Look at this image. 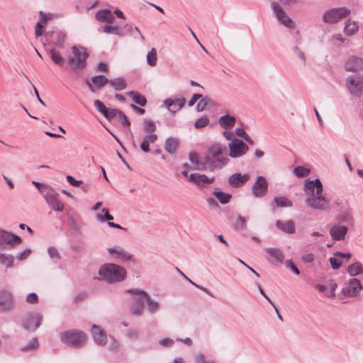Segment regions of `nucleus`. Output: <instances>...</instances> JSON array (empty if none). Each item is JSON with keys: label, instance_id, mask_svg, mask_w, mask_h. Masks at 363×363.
<instances>
[{"label": "nucleus", "instance_id": "obj_32", "mask_svg": "<svg viewBox=\"0 0 363 363\" xmlns=\"http://www.w3.org/2000/svg\"><path fill=\"white\" fill-rule=\"evenodd\" d=\"M179 141L175 138H168L166 139L164 143V150L169 154H173L176 152Z\"/></svg>", "mask_w": 363, "mask_h": 363}, {"label": "nucleus", "instance_id": "obj_11", "mask_svg": "<svg viewBox=\"0 0 363 363\" xmlns=\"http://www.w3.org/2000/svg\"><path fill=\"white\" fill-rule=\"evenodd\" d=\"M16 306L15 299L12 293L7 290L0 291V312L12 311Z\"/></svg>", "mask_w": 363, "mask_h": 363}, {"label": "nucleus", "instance_id": "obj_39", "mask_svg": "<svg viewBox=\"0 0 363 363\" xmlns=\"http://www.w3.org/2000/svg\"><path fill=\"white\" fill-rule=\"evenodd\" d=\"M358 30V26L355 21H347L344 32L346 35H352L354 34Z\"/></svg>", "mask_w": 363, "mask_h": 363}, {"label": "nucleus", "instance_id": "obj_63", "mask_svg": "<svg viewBox=\"0 0 363 363\" xmlns=\"http://www.w3.org/2000/svg\"><path fill=\"white\" fill-rule=\"evenodd\" d=\"M30 253H31V250L30 249H26L22 252L19 253L17 255L16 258L18 260L26 259L30 255Z\"/></svg>", "mask_w": 363, "mask_h": 363}, {"label": "nucleus", "instance_id": "obj_54", "mask_svg": "<svg viewBox=\"0 0 363 363\" xmlns=\"http://www.w3.org/2000/svg\"><path fill=\"white\" fill-rule=\"evenodd\" d=\"M195 363H214L213 360H206L204 355L201 353L196 354L194 357Z\"/></svg>", "mask_w": 363, "mask_h": 363}, {"label": "nucleus", "instance_id": "obj_56", "mask_svg": "<svg viewBox=\"0 0 363 363\" xmlns=\"http://www.w3.org/2000/svg\"><path fill=\"white\" fill-rule=\"evenodd\" d=\"M28 303H36L38 301V296L35 293L28 294L26 298Z\"/></svg>", "mask_w": 363, "mask_h": 363}, {"label": "nucleus", "instance_id": "obj_27", "mask_svg": "<svg viewBox=\"0 0 363 363\" xmlns=\"http://www.w3.org/2000/svg\"><path fill=\"white\" fill-rule=\"evenodd\" d=\"M96 19L99 22H105L106 23H113L115 17L109 9H100L95 13Z\"/></svg>", "mask_w": 363, "mask_h": 363}, {"label": "nucleus", "instance_id": "obj_26", "mask_svg": "<svg viewBox=\"0 0 363 363\" xmlns=\"http://www.w3.org/2000/svg\"><path fill=\"white\" fill-rule=\"evenodd\" d=\"M275 225L279 230L286 234H294L296 231L295 224L292 220L285 221L277 220Z\"/></svg>", "mask_w": 363, "mask_h": 363}, {"label": "nucleus", "instance_id": "obj_7", "mask_svg": "<svg viewBox=\"0 0 363 363\" xmlns=\"http://www.w3.org/2000/svg\"><path fill=\"white\" fill-rule=\"evenodd\" d=\"M128 292L135 295L130 305V313L135 315H141L144 311L145 296H147V293L144 291L138 289L128 290Z\"/></svg>", "mask_w": 363, "mask_h": 363}, {"label": "nucleus", "instance_id": "obj_22", "mask_svg": "<svg viewBox=\"0 0 363 363\" xmlns=\"http://www.w3.org/2000/svg\"><path fill=\"white\" fill-rule=\"evenodd\" d=\"M215 178H208L205 174H199L193 173L189 174V181L194 182L199 186H203L205 184H212L214 182Z\"/></svg>", "mask_w": 363, "mask_h": 363}, {"label": "nucleus", "instance_id": "obj_24", "mask_svg": "<svg viewBox=\"0 0 363 363\" xmlns=\"http://www.w3.org/2000/svg\"><path fill=\"white\" fill-rule=\"evenodd\" d=\"M108 251L111 255H116V259L121 262L132 259V255L119 246L108 248Z\"/></svg>", "mask_w": 363, "mask_h": 363}, {"label": "nucleus", "instance_id": "obj_1", "mask_svg": "<svg viewBox=\"0 0 363 363\" xmlns=\"http://www.w3.org/2000/svg\"><path fill=\"white\" fill-rule=\"evenodd\" d=\"M303 191L307 196L305 203L308 207L319 211L330 209V200L323 195V186L319 179L306 180Z\"/></svg>", "mask_w": 363, "mask_h": 363}, {"label": "nucleus", "instance_id": "obj_47", "mask_svg": "<svg viewBox=\"0 0 363 363\" xmlns=\"http://www.w3.org/2000/svg\"><path fill=\"white\" fill-rule=\"evenodd\" d=\"M66 35L62 32H57L56 34L55 42L53 43V45L60 48H64V43L65 40Z\"/></svg>", "mask_w": 363, "mask_h": 363}, {"label": "nucleus", "instance_id": "obj_17", "mask_svg": "<svg viewBox=\"0 0 363 363\" xmlns=\"http://www.w3.org/2000/svg\"><path fill=\"white\" fill-rule=\"evenodd\" d=\"M108 83L109 79L102 74L94 76L90 80L86 82L87 86L92 93H95Z\"/></svg>", "mask_w": 363, "mask_h": 363}, {"label": "nucleus", "instance_id": "obj_53", "mask_svg": "<svg viewBox=\"0 0 363 363\" xmlns=\"http://www.w3.org/2000/svg\"><path fill=\"white\" fill-rule=\"evenodd\" d=\"M246 227V221L244 217L238 216L237 221L235 223V228L237 229H243Z\"/></svg>", "mask_w": 363, "mask_h": 363}, {"label": "nucleus", "instance_id": "obj_44", "mask_svg": "<svg viewBox=\"0 0 363 363\" xmlns=\"http://www.w3.org/2000/svg\"><path fill=\"white\" fill-rule=\"evenodd\" d=\"M144 124H145L144 130L145 133H147L148 134H155L154 133L155 132V130L157 129V126L154 121H152L151 120L145 119V120H144Z\"/></svg>", "mask_w": 363, "mask_h": 363}, {"label": "nucleus", "instance_id": "obj_33", "mask_svg": "<svg viewBox=\"0 0 363 363\" xmlns=\"http://www.w3.org/2000/svg\"><path fill=\"white\" fill-rule=\"evenodd\" d=\"M52 61L57 65L62 67L65 64V59L63 57L60 51L55 48H51L49 50Z\"/></svg>", "mask_w": 363, "mask_h": 363}, {"label": "nucleus", "instance_id": "obj_37", "mask_svg": "<svg viewBox=\"0 0 363 363\" xmlns=\"http://www.w3.org/2000/svg\"><path fill=\"white\" fill-rule=\"evenodd\" d=\"M145 302L147 305V310L150 313H156L160 308V303L150 298L149 295L147 294L145 296Z\"/></svg>", "mask_w": 363, "mask_h": 363}, {"label": "nucleus", "instance_id": "obj_25", "mask_svg": "<svg viewBox=\"0 0 363 363\" xmlns=\"http://www.w3.org/2000/svg\"><path fill=\"white\" fill-rule=\"evenodd\" d=\"M91 334L94 342L100 345H104L106 342V335L105 332L99 327L94 325L91 328Z\"/></svg>", "mask_w": 363, "mask_h": 363}, {"label": "nucleus", "instance_id": "obj_6", "mask_svg": "<svg viewBox=\"0 0 363 363\" xmlns=\"http://www.w3.org/2000/svg\"><path fill=\"white\" fill-rule=\"evenodd\" d=\"M346 86L350 94L357 98L363 95V74H355L347 77Z\"/></svg>", "mask_w": 363, "mask_h": 363}, {"label": "nucleus", "instance_id": "obj_16", "mask_svg": "<svg viewBox=\"0 0 363 363\" xmlns=\"http://www.w3.org/2000/svg\"><path fill=\"white\" fill-rule=\"evenodd\" d=\"M21 238L7 230L0 229V248L6 245L13 247L20 244Z\"/></svg>", "mask_w": 363, "mask_h": 363}, {"label": "nucleus", "instance_id": "obj_9", "mask_svg": "<svg viewBox=\"0 0 363 363\" xmlns=\"http://www.w3.org/2000/svg\"><path fill=\"white\" fill-rule=\"evenodd\" d=\"M350 13V10L346 7L334 8L324 13L323 20L326 23H335Z\"/></svg>", "mask_w": 363, "mask_h": 363}, {"label": "nucleus", "instance_id": "obj_4", "mask_svg": "<svg viewBox=\"0 0 363 363\" xmlns=\"http://www.w3.org/2000/svg\"><path fill=\"white\" fill-rule=\"evenodd\" d=\"M60 340L65 345L74 348L84 346L87 340V335L82 331L71 330L60 333Z\"/></svg>", "mask_w": 363, "mask_h": 363}, {"label": "nucleus", "instance_id": "obj_40", "mask_svg": "<svg viewBox=\"0 0 363 363\" xmlns=\"http://www.w3.org/2000/svg\"><path fill=\"white\" fill-rule=\"evenodd\" d=\"M274 201L277 207H291L292 202L285 196L274 197Z\"/></svg>", "mask_w": 363, "mask_h": 363}, {"label": "nucleus", "instance_id": "obj_57", "mask_svg": "<svg viewBox=\"0 0 363 363\" xmlns=\"http://www.w3.org/2000/svg\"><path fill=\"white\" fill-rule=\"evenodd\" d=\"M330 263L333 269H339L342 265V262L335 257L330 258Z\"/></svg>", "mask_w": 363, "mask_h": 363}, {"label": "nucleus", "instance_id": "obj_45", "mask_svg": "<svg viewBox=\"0 0 363 363\" xmlns=\"http://www.w3.org/2000/svg\"><path fill=\"white\" fill-rule=\"evenodd\" d=\"M294 173L297 177L302 178L309 174L310 169L305 168L302 166H298L294 169Z\"/></svg>", "mask_w": 363, "mask_h": 363}, {"label": "nucleus", "instance_id": "obj_62", "mask_svg": "<svg viewBox=\"0 0 363 363\" xmlns=\"http://www.w3.org/2000/svg\"><path fill=\"white\" fill-rule=\"evenodd\" d=\"M67 180L71 185L74 186H79L83 183L82 180H76L71 175L67 176Z\"/></svg>", "mask_w": 363, "mask_h": 363}, {"label": "nucleus", "instance_id": "obj_61", "mask_svg": "<svg viewBox=\"0 0 363 363\" xmlns=\"http://www.w3.org/2000/svg\"><path fill=\"white\" fill-rule=\"evenodd\" d=\"M159 343L163 347H172L174 345V340L169 337H165L159 341Z\"/></svg>", "mask_w": 363, "mask_h": 363}, {"label": "nucleus", "instance_id": "obj_18", "mask_svg": "<svg viewBox=\"0 0 363 363\" xmlns=\"http://www.w3.org/2000/svg\"><path fill=\"white\" fill-rule=\"evenodd\" d=\"M345 69L347 72L363 70V59L355 55L350 56L345 63Z\"/></svg>", "mask_w": 363, "mask_h": 363}, {"label": "nucleus", "instance_id": "obj_46", "mask_svg": "<svg viewBox=\"0 0 363 363\" xmlns=\"http://www.w3.org/2000/svg\"><path fill=\"white\" fill-rule=\"evenodd\" d=\"M210 123V120L207 116H203L194 122V127L196 128H202L207 126Z\"/></svg>", "mask_w": 363, "mask_h": 363}, {"label": "nucleus", "instance_id": "obj_35", "mask_svg": "<svg viewBox=\"0 0 363 363\" xmlns=\"http://www.w3.org/2000/svg\"><path fill=\"white\" fill-rule=\"evenodd\" d=\"M127 95L132 98V99L135 104L141 106H145L147 104V100L145 97L143 95L139 94L138 92L130 91L127 93Z\"/></svg>", "mask_w": 363, "mask_h": 363}, {"label": "nucleus", "instance_id": "obj_60", "mask_svg": "<svg viewBox=\"0 0 363 363\" xmlns=\"http://www.w3.org/2000/svg\"><path fill=\"white\" fill-rule=\"evenodd\" d=\"M40 21L42 23H46L48 20L51 19L52 13L46 14L43 13L42 11L39 12Z\"/></svg>", "mask_w": 363, "mask_h": 363}, {"label": "nucleus", "instance_id": "obj_48", "mask_svg": "<svg viewBox=\"0 0 363 363\" xmlns=\"http://www.w3.org/2000/svg\"><path fill=\"white\" fill-rule=\"evenodd\" d=\"M102 212L104 215L98 214L96 218L100 221L108 220L111 222L113 219V217L109 213L108 210L106 208H102Z\"/></svg>", "mask_w": 363, "mask_h": 363}, {"label": "nucleus", "instance_id": "obj_10", "mask_svg": "<svg viewBox=\"0 0 363 363\" xmlns=\"http://www.w3.org/2000/svg\"><path fill=\"white\" fill-rule=\"evenodd\" d=\"M42 314L39 313H30L27 314L22 321L23 328L28 331H35L41 324Z\"/></svg>", "mask_w": 363, "mask_h": 363}, {"label": "nucleus", "instance_id": "obj_14", "mask_svg": "<svg viewBox=\"0 0 363 363\" xmlns=\"http://www.w3.org/2000/svg\"><path fill=\"white\" fill-rule=\"evenodd\" d=\"M363 286L360 281L356 278L351 279L346 283L342 289V293L347 296L355 297Z\"/></svg>", "mask_w": 363, "mask_h": 363}, {"label": "nucleus", "instance_id": "obj_49", "mask_svg": "<svg viewBox=\"0 0 363 363\" xmlns=\"http://www.w3.org/2000/svg\"><path fill=\"white\" fill-rule=\"evenodd\" d=\"M95 108L101 113L104 116H106L108 108L105 106L103 102L100 100H95L94 102Z\"/></svg>", "mask_w": 363, "mask_h": 363}, {"label": "nucleus", "instance_id": "obj_20", "mask_svg": "<svg viewBox=\"0 0 363 363\" xmlns=\"http://www.w3.org/2000/svg\"><path fill=\"white\" fill-rule=\"evenodd\" d=\"M348 228L347 226L341 225H333L330 230V235L334 240H344L347 233Z\"/></svg>", "mask_w": 363, "mask_h": 363}, {"label": "nucleus", "instance_id": "obj_3", "mask_svg": "<svg viewBox=\"0 0 363 363\" xmlns=\"http://www.w3.org/2000/svg\"><path fill=\"white\" fill-rule=\"evenodd\" d=\"M99 274L101 280L108 284H113L123 281L126 277V270L124 267L112 263L103 264L99 270Z\"/></svg>", "mask_w": 363, "mask_h": 363}, {"label": "nucleus", "instance_id": "obj_51", "mask_svg": "<svg viewBox=\"0 0 363 363\" xmlns=\"http://www.w3.org/2000/svg\"><path fill=\"white\" fill-rule=\"evenodd\" d=\"M199 101L198 102L196 105V110L197 111H203L205 108L207 106V102L209 101V97L208 96H203L202 95V98H200Z\"/></svg>", "mask_w": 363, "mask_h": 363}, {"label": "nucleus", "instance_id": "obj_23", "mask_svg": "<svg viewBox=\"0 0 363 363\" xmlns=\"http://www.w3.org/2000/svg\"><path fill=\"white\" fill-rule=\"evenodd\" d=\"M189 159L191 164L194 165V169L196 170L204 171L207 170L204 157L201 158L199 155L196 152H191L189 155Z\"/></svg>", "mask_w": 363, "mask_h": 363}, {"label": "nucleus", "instance_id": "obj_58", "mask_svg": "<svg viewBox=\"0 0 363 363\" xmlns=\"http://www.w3.org/2000/svg\"><path fill=\"white\" fill-rule=\"evenodd\" d=\"M286 267L289 268L294 273H295L296 275L300 274V271L296 267L294 263L292 262L291 259L286 260Z\"/></svg>", "mask_w": 363, "mask_h": 363}, {"label": "nucleus", "instance_id": "obj_36", "mask_svg": "<svg viewBox=\"0 0 363 363\" xmlns=\"http://www.w3.org/2000/svg\"><path fill=\"white\" fill-rule=\"evenodd\" d=\"M269 255L273 257L277 262L282 263L284 259V254L278 248L269 247L267 249Z\"/></svg>", "mask_w": 363, "mask_h": 363}, {"label": "nucleus", "instance_id": "obj_15", "mask_svg": "<svg viewBox=\"0 0 363 363\" xmlns=\"http://www.w3.org/2000/svg\"><path fill=\"white\" fill-rule=\"evenodd\" d=\"M268 190V182L262 176H258L252 186V194L256 198H262L266 196Z\"/></svg>", "mask_w": 363, "mask_h": 363}, {"label": "nucleus", "instance_id": "obj_5", "mask_svg": "<svg viewBox=\"0 0 363 363\" xmlns=\"http://www.w3.org/2000/svg\"><path fill=\"white\" fill-rule=\"evenodd\" d=\"M72 55L68 57L67 64L69 67L74 71L78 69H84L86 66V60L89 57V53L86 49L77 46L72 47Z\"/></svg>", "mask_w": 363, "mask_h": 363}, {"label": "nucleus", "instance_id": "obj_34", "mask_svg": "<svg viewBox=\"0 0 363 363\" xmlns=\"http://www.w3.org/2000/svg\"><path fill=\"white\" fill-rule=\"evenodd\" d=\"M347 272L351 277H356L363 273V267L359 262L350 264L347 267Z\"/></svg>", "mask_w": 363, "mask_h": 363}, {"label": "nucleus", "instance_id": "obj_59", "mask_svg": "<svg viewBox=\"0 0 363 363\" xmlns=\"http://www.w3.org/2000/svg\"><path fill=\"white\" fill-rule=\"evenodd\" d=\"M337 220L340 222H348L352 220V216L347 212H343L337 216Z\"/></svg>", "mask_w": 363, "mask_h": 363}, {"label": "nucleus", "instance_id": "obj_31", "mask_svg": "<svg viewBox=\"0 0 363 363\" xmlns=\"http://www.w3.org/2000/svg\"><path fill=\"white\" fill-rule=\"evenodd\" d=\"M108 84L116 91H122L127 87L126 80L123 77H116L109 79Z\"/></svg>", "mask_w": 363, "mask_h": 363}, {"label": "nucleus", "instance_id": "obj_28", "mask_svg": "<svg viewBox=\"0 0 363 363\" xmlns=\"http://www.w3.org/2000/svg\"><path fill=\"white\" fill-rule=\"evenodd\" d=\"M106 114V116L104 117L108 121H111L114 118H123L125 121L124 123L126 125V128L130 130V122L123 111L117 108H111L108 109L107 113Z\"/></svg>", "mask_w": 363, "mask_h": 363}, {"label": "nucleus", "instance_id": "obj_12", "mask_svg": "<svg viewBox=\"0 0 363 363\" xmlns=\"http://www.w3.org/2000/svg\"><path fill=\"white\" fill-rule=\"evenodd\" d=\"M271 7L279 23L289 28H295V23L294 21L286 15L278 3L272 2L271 4Z\"/></svg>", "mask_w": 363, "mask_h": 363}, {"label": "nucleus", "instance_id": "obj_42", "mask_svg": "<svg viewBox=\"0 0 363 363\" xmlns=\"http://www.w3.org/2000/svg\"><path fill=\"white\" fill-rule=\"evenodd\" d=\"M157 50L155 48H152L150 51L147 52V63L151 66L154 67L157 64Z\"/></svg>", "mask_w": 363, "mask_h": 363}, {"label": "nucleus", "instance_id": "obj_43", "mask_svg": "<svg viewBox=\"0 0 363 363\" xmlns=\"http://www.w3.org/2000/svg\"><path fill=\"white\" fill-rule=\"evenodd\" d=\"M13 257L11 255L0 253V262L7 267H11L13 263Z\"/></svg>", "mask_w": 363, "mask_h": 363}, {"label": "nucleus", "instance_id": "obj_50", "mask_svg": "<svg viewBox=\"0 0 363 363\" xmlns=\"http://www.w3.org/2000/svg\"><path fill=\"white\" fill-rule=\"evenodd\" d=\"M38 347V341L36 337H33L32 340H30L28 343L22 347L23 351H28L35 350Z\"/></svg>", "mask_w": 363, "mask_h": 363}, {"label": "nucleus", "instance_id": "obj_21", "mask_svg": "<svg viewBox=\"0 0 363 363\" xmlns=\"http://www.w3.org/2000/svg\"><path fill=\"white\" fill-rule=\"evenodd\" d=\"M218 125L225 130L233 128L236 123V118L234 116L226 113L220 116L218 120Z\"/></svg>", "mask_w": 363, "mask_h": 363}, {"label": "nucleus", "instance_id": "obj_41", "mask_svg": "<svg viewBox=\"0 0 363 363\" xmlns=\"http://www.w3.org/2000/svg\"><path fill=\"white\" fill-rule=\"evenodd\" d=\"M104 33L107 34H114L116 35L122 36V33L118 26L111 25H104L101 27Z\"/></svg>", "mask_w": 363, "mask_h": 363}, {"label": "nucleus", "instance_id": "obj_52", "mask_svg": "<svg viewBox=\"0 0 363 363\" xmlns=\"http://www.w3.org/2000/svg\"><path fill=\"white\" fill-rule=\"evenodd\" d=\"M48 253L49 256L52 259L55 258L58 260H60L61 259V256H60L57 249L55 247H49L48 249Z\"/></svg>", "mask_w": 363, "mask_h": 363}, {"label": "nucleus", "instance_id": "obj_13", "mask_svg": "<svg viewBox=\"0 0 363 363\" xmlns=\"http://www.w3.org/2000/svg\"><path fill=\"white\" fill-rule=\"evenodd\" d=\"M229 147V156L232 158L240 157L245 154L249 150L248 146L240 139H233L228 144Z\"/></svg>", "mask_w": 363, "mask_h": 363}, {"label": "nucleus", "instance_id": "obj_64", "mask_svg": "<svg viewBox=\"0 0 363 363\" xmlns=\"http://www.w3.org/2000/svg\"><path fill=\"white\" fill-rule=\"evenodd\" d=\"M301 259L305 263H311L315 259V255L312 253H308L302 256Z\"/></svg>", "mask_w": 363, "mask_h": 363}, {"label": "nucleus", "instance_id": "obj_8", "mask_svg": "<svg viewBox=\"0 0 363 363\" xmlns=\"http://www.w3.org/2000/svg\"><path fill=\"white\" fill-rule=\"evenodd\" d=\"M43 197L48 205L55 211L62 212L65 208V205L60 199L59 194L53 187L48 188Z\"/></svg>", "mask_w": 363, "mask_h": 363}, {"label": "nucleus", "instance_id": "obj_38", "mask_svg": "<svg viewBox=\"0 0 363 363\" xmlns=\"http://www.w3.org/2000/svg\"><path fill=\"white\" fill-rule=\"evenodd\" d=\"M213 194L222 204H226L230 201L232 195L228 193H225L220 191H215Z\"/></svg>", "mask_w": 363, "mask_h": 363}, {"label": "nucleus", "instance_id": "obj_29", "mask_svg": "<svg viewBox=\"0 0 363 363\" xmlns=\"http://www.w3.org/2000/svg\"><path fill=\"white\" fill-rule=\"evenodd\" d=\"M165 105L169 111L175 113L177 111L183 108L186 104L184 98H179L176 99H167L164 101Z\"/></svg>", "mask_w": 363, "mask_h": 363}, {"label": "nucleus", "instance_id": "obj_55", "mask_svg": "<svg viewBox=\"0 0 363 363\" xmlns=\"http://www.w3.org/2000/svg\"><path fill=\"white\" fill-rule=\"evenodd\" d=\"M32 183L38 188V191L42 194V195L46 192L48 188L51 187L50 186L44 185L35 181H33Z\"/></svg>", "mask_w": 363, "mask_h": 363}, {"label": "nucleus", "instance_id": "obj_30", "mask_svg": "<svg viewBox=\"0 0 363 363\" xmlns=\"http://www.w3.org/2000/svg\"><path fill=\"white\" fill-rule=\"evenodd\" d=\"M157 138L158 136L157 134H147L145 135L140 144L141 150L144 152H148L150 151V144L155 143Z\"/></svg>", "mask_w": 363, "mask_h": 363}, {"label": "nucleus", "instance_id": "obj_2", "mask_svg": "<svg viewBox=\"0 0 363 363\" xmlns=\"http://www.w3.org/2000/svg\"><path fill=\"white\" fill-rule=\"evenodd\" d=\"M204 160L206 169L209 171L223 168L226 165L228 160L225 152V148L218 143L214 144L208 148Z\"/></svg>", "mask_w": 363, "mask_h": 363}, {"label": "nucleus", "instance_id": "obj_19", "mask_svg": "<svg viewBox=\"0 0 363 363\" xmlns=\"http://www.w3.org/2000/svg\"><path fill=\"white\" fill-rule=\"evenodd\" d=\"M250 179V174L235 173L229 177L228 182L230 186L239 188L242 186Z\"/></svg>", "mask_w": 363, "mask_h": 363}]
</instances>
